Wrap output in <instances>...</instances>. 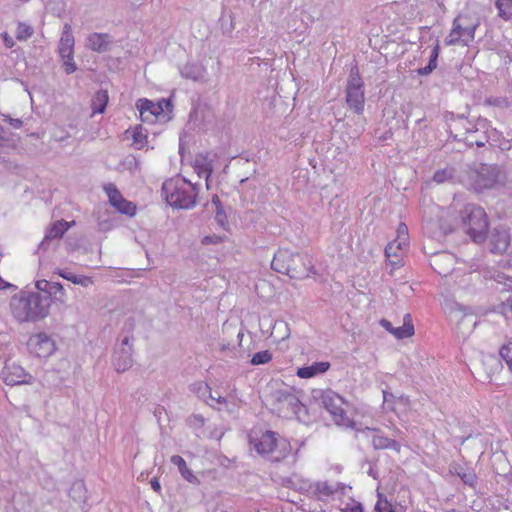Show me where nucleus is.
Here are the masks:
<instances>
[{
    "label": "nucleus",
    "mask_w": 512,
    "mask_h": 512,
    "mask_svg": "<svg viewBox=\"0 0 512 512\" xmlns=\"http://www.w3.org/2000/svg\"><path fill=\"white\" fill-rule=\"evenodd\" d=\"M171 462L178 467L182 477L190 483H199L198 478L193 474L192 470L188 468L186 461L179 455L171 457Z\"/></svg>",
    "instance_id": "5701e85b"
},
{
    "label": "nucleus",
    "mask_w": 512,
    "mask_h": 512,
    "mask_svg": "<svg viewBox=\"0 0 512 512\" xmlns=\"http://www.w3.org/2000/svg\"><path fill=\"white\" fill-rule=\"evenodd\" d=\"M454 258L449 253L436 254L431 260L432 268L440 275L447 276L450 273Z\"/></svg>",
    "instance_id": "aec40b11"
},
{
    "label": "nucleus",
    "mask_w": 512,
    "mask_h": 512,
    "mask_svg": "<svg viewBox=\"0 0 512 512\" xmlns=\"http://www.w3.org/2000/svg\"><path fill=\"white\" fill-rule=\"evenodd\" d=\"M63 60V66L65 69V72L67 74H71L76 70V64L73 61V57L71 56V60L68 58L62 59Z\"/></svg>",
    "instance_id": "e433bc0d"
},
{
    "label": "nucleus",
    "mask_w": 512,
    "mask_h": 512,
    "mask_svg": "<svg viewBox=\"0 0 512 512\" xmlns=\"http://www.w3.org/2000/svg\"><path fill=\"white\" fill-rule=\"evenodd\" d=\"M28 346L36 356L48 357L55 350L54 341L45 333H38L30 337Z\"/></svg>",
    "instance_id": "dca6fc26"
},
{
    "label": "nucleus",
    "mask_w": 512,
    "mask_h": 512,
    "mask_svg": "<svg viewBox=\"0 0 512 512\" xmlns=\"http://www.w3.org/2000/svg\"><path fill=\"white\" fill-rule=\"evenodd\" d=\"M439 53H440V46H439V44L437 43V44L435 45V47L433 48V50H432V53H431L430 59H434V61H436V62H437V59H438Z\"/></svg>",
    "instance_id": "ea45409f"
},
{
    "label": "nucleus",
    "mask_w": 512,
    "mask_h": 512,
    "mask_svg": "<svg viewBox=\"0 0 512 512\" xmlns=\"http://www.w3.org/2000/svg\"><path fill=\"white\" fill-rule=\"evenodd\" d=\"M321 403L325 410L331 415L337 425L352 427L353 420L347 415L345 407L347 401L339 394L333 391H326L321 396Z\"/></svg>",
    "instance_id": "6e6552de"
},
{
    "label": "nucleus",
    "mask_w": 512,
    "mask_h": 512,
    "mask_svg": "<svg viewBox=\"0 0 512 512\" xmlns=\"http://www.w3.org/2000/svg\"><path fill=\"white\" fill-rule=\"evenodd\" d=\"M2 38L6 47L11 48L14 46L13 38L7 32L2 34Z\"/></svg>",
    "instance_id": "4c0bfd02"
},
{
    "label": "nucleus",
    "mask_w": 512,
    "mask_h": 512,
    "mask_svg": "<svg viewBox=\"0 0 512 512\" xmlns=\"http://www.w3.org/2000/svg\"><path fill=\"white\" fill-rule=\"evenodd\" d=\"M249 444L259 455H274L277 461L286 458L291 452L290 442L279 434L260 427L251 429Z\"/></svg>",
    "instance_id": "f03ea898"
},
{
    "label": "nucleus",
    "mask_w": 512,
    "mask_h": 512,
    "mask_svg": "<svg viewBox=\"0 0 512 512\" xmlns=\"http://www.w3.org/2000/svg\"><path fill=\"white\" fill-rule=\"evenodd\" d=\"M41 283H42V282H40V281H38V282L36 283V287H37L38 289H42V287H41Z\"/></svg>",
    "instance_id": "49530a36"
},
{
    "label": "nucleus",
    "mask_w": 512,
    "mask_h": 512,
    "mask_svg": "<svg viewBox=\"0 0 512 512\" xmlns=\"http://www.w3.org/2000/svg\"><path fill=\"white\" fill-rule=\"evenodd\" d=\"M375 512H396L392 503L386 498L379 497L375 505Z\"/></svg>",
    "instance_id": "72a5a7b5"
},
{
    "label": "nucleus",
    "mask_w": 512,
    "mask_h": 512,
    "mask_svg": "<svg viewBox=\"0 0 512 512\" xmlns=\"http://www.w3.org/2000/svg\"><path fill=\"white\" fill-rule=\"evenodd\" d=\"M372 445L375 449L384 450L390 449L397 453L401 451V444L396 440L390 439L384 435L376 433L372 437Z\"/></svg>",
    "instance_id": "4be33fe9"
},
{
    "label": "nucleus",
    "mask_w": 512,
    "mask_h": 512,
    "mask_svg": "<svg viewBox=\"0 0 512 512\" xmlns=\"http://www.w3.org/2000/svg\"><path fill=\"white\" fill-rule=\"evenodd\" d=\"M461 225L475 243H482L488 235L489 219L486 211L476 204H467L461 210Z\"/></svg>",
    "instance_id": "20e7f679"
},
{
    "label": "nucleus",
    "mask_w": 512,
    "mask_h": 512,
    "mask_svg": "<svg viewBox=\"0 0 512 512\" xmlns=\"http://www.w3.org/2000/svg\"><path fill=\"white\" fill-rule=\"evenodd\" d=\"M501 358L505 361L510 371H512V342L504 344L500 351Z\"/></svg>",
    "instance_id": "7c9ffc66"
},
{
    "label": "nucleus",
    "mask_w": 512,
    "mask_h": 512,
    "mask_svg": "<svg viewBox=\"0 0 512 512\" xmlns=\"http://www.w3.org/2000/svg\"><path fill=\"white\" fill-rule=\"evenodd\" d=\"M380 325L392 334L396 339L410 338L415 334V328L412 321L411 314L406 313L403 317V325L400 327H394L392 323L387 319H381Z\"/></svg>",
    "instance_id": "f3484780"
},
{
    "label": "nucleus",
    "mask_w": 512,
    "mask_h": 512,
    "mask_svg": "<svg viewBox=\"0 0 512 512\" xmlns=\"http://www.w3.org/2000/svg\"><path fill=\"white\" fill-rule=\"evenodd\" d=\"M151 487L157 493H159L161 491V485L157 479L151 480Z\"/></svg>",
    "instance_id": "a19ab883"
},
{
    "label": "nucleus",
    "mask_w": 512,
    "mask_h": 512,
    "mask_svg": "<svg viewBox=\"0 0 512 512\" xmlns=\"http://www.w3.org/2000/svg\"><path fill=\"white\" fill-rule=\"evenodd\" d=\"M50 291L54 292V293H57V292L63 293V286L60 283H51Z\"/></svg>",
    "instance_id": "58836bf2"
},
{
    "label": "nucleus",
    "mask_w": 512,
    "mask_h": 512,
    "mask_svg": "<svg viewBox=\"0 0 512 512\" xmlns=\"http://www.w3.org/2000/svg\"><path fill=\"white\" fill-rule=\"evenodd\" d=\"M218 401H219L220 403H224V404L226 403V399H225V398H220Z\"/></svg>",
    "instance_id": "de8ad7c7"
},
{
    "label": "nucleus",
    "mask_w": 512,
    "mask_h": 512,
    "mask_svg": "<svg viewBox=\"0 0 512 512\" xmlns=\"http://www.w3.org/2000/svg\"><path fill=\"white\" fill-rule=\"evenodd\" d=\"M311 490L318 500H324L336 491L335 487L328 482H317L311 486Z\"/></svg>",
    "instance_id": "a878e982"
},
{
    "label": "nucleus",
    "mask_w": 512,
    "mask_h": 512,
    "mask_svg": "<svg viewBox=\"0 0 512 512\" xmlns=\"http://www.w3.org/2000/svg\"><path fill=\"white\" fill-rule=\"evenodd\" d=\"M60 276L74 284H80L83 286H87L88 284L92 283L91 279L88 277L76 276V275H73L70 273L69 274L60 273Z\"/></svg>",
    "instance_id": "473e14b6"
},
{
    "label": "nucleus",
    "mask_w": 512,
    "mask_h": 512,
    "mask_svg": "<svg viewBox=\"0 0 512 512\" xmlns=\"http://www.w3.org/2000/svg\"><path fill=\"white\" fill-rule=\"evenodd\" d=\"M311 260L308 255L293 253L288 249H279L273 257L271 267L278 273L292 279H302L309 275Z\"/></svg>",
    "instance_id": "7ed1b4c3"
},
{
    "label": "nucleus",
    "mask_w": 512,
    "mask_h": 512,
    "mask_svg": "<svg viewBox=\"0 0 512 512\" xmlns=\"http://www.w3.org/2000/svg\"><path fill=\"white\" fill-rule=\"evenodd\" d=\"M383 405L388 411L395 413L397 416L407 414L411 409V400L409 396L401 394L395 395L386 390L383 391Z\"/></svg>",
    "instance_id": "2eb2a0df"
},
{
    "label": "nucleus",
    "mask_w": 512,
    "mask_h": 512,
    "mask_svg": "<svg viewBox=\"0 0 512 512\" xmlns=\"http://www.w3.org/2000/svg\"><path fill=\"white\" fill-rule=\"evenodd\" d=\"M479 26L478 18L468 12L459 13L452 23V28L445 38L447 46H468L474 41Z\"/></svg>",
    "instance_id": "39448f33"
},
{
    "label": "nucleus",
    "mask_w": 512,
    "mask_h": 512,
    "mask_svg": "<svg viewBox=\"0 0 512 512\" xmlns=\"http://www.w3.org/2000/svg\"><path fill=\"white\" fill-rule=\"evenodd\" d=\"M163 193L169 205L175 208H190L195 204L196 187L185 179H169L163 183Z\"/></svg>",
    "instance_id": "423d86ee"
},
{
    "label": "nucleus",
    "mask_w": 512,
    "mask_h": 512,
    "mask_svg": "<svg viewBox=\"0 0 512 512\" xmlns=\"http://www.w3.org/2000/svg\"><path fill=\"white\" fill-rule=\"evenodd\" d=\"M136 107L139 110L142 121L154 122L163 116L165 110H170L172 104L170 100L161 99L157 102H153L146 98L139 99L136 102Z\"/></svg>",
    "instance_id": "9d476101"
},
{
    "label": "nucleus",
    "mask_w": 512,
    "mask_h": 512,
    "mask_svg": "<svg viewBox=\"0 0 512 512\" xmlns=\"http://www.w3.org/2000/svg\"><path fill=\"white\" fill-rule=\"evenodd\" d=\"M116 369H117L118 371H124L126 368H125V367H121V365H120V364H116Z\"/></svg>",
    "instance_id": "a18cd8bd"
},
{
    "label": "nucleus",
    "mask_w": 512,
    "mask_h": 512,
    "mask_svg": "<svg viewBox=\"0 0 512 512\" xmlns=\"http://www.w3.org/2000/svg\"><path fill=\"white\" fill-rule=\"evenodd\" d=\"M272 403L278 413H294L300 401L291 389H277L272 394Z\"/></svg>",
    "instance_id": "f8f14e48"
},
{
    "label": "nucleus",
    "mask_w": 512,
    "mask_h": 512,
    "mask_svg": "<svg viewBox=\"0 0 512 512\" xmlns=\"http://www.w3.org/2000/svg\"><path fill=\"white\" fill-rule=\"evenodd\" d=\"M328 361L315 362L310 366L300 367L296 371V375L302 379H309L320 374L326 373L330 369Z\"/></svg>",
    "instance_id": "412c9836"
},
{
    "label": "nucleus",
    "mask_w": 512,
    "mask_h": 512,
    "mask_svg": "<svg viewBox=\"0 0 512 512\" xmlns=\"http://www.w3.org/2000/svg\"><path fill=\"white\" fill-rule=\"evenodd\" d=\"M220 240L221 239L219 237H216V239H213L211 236H206L203 239V243H206V244H208V243H215V242H218Z\"/></svg>",
    "instance_id": "79ce46f5"
},
{
    "label": "nucleus",
    "mask_w": 512,
    "mask_h": 512,
    "mask_svg": "<svg viewBox=\"0 0 512 512\" xmlns=\"http://www.w3.org/2000/svg\"><path fill=\"white\" fill-rule=\"evenodd\" d=\"M73 49L74 37L72 35L71 25L65 24L59 46V53L61 58H68L69 60H71V56H73Z\"/></svg>",
    "instance_id": "6ab92c4d"
},
{
    "label": "nucleus",
    "mask_w": 512,
    "mask_h": 512,
    "mask_svg": "<svg viewBox=\"0 0 512 512\" xmlns=\"http://www.w3.org/2000/svg\"><path fill=\"white\" fill-rule=\"evenodd\" d=\"M409 244L408 227L405 223L401 222L396 230V238L389 242L385 248V256L392 267L391 270L402 266Z\"/></svg>",
    "instance_id": "0eeeda50"
},
{
    "label": "nucleus",
    "mask_w": 512,
    "mask_h": 512,
    "mask_svg": "<svg viewBox=\"0 0 512 512\" xmlns=\"http://www.w3.org/2000/svg\"><path fill=\"white\" fill-rule=\"evenodd\" d=\"M108 196L109 203L119 212L130 217L136 214V205L126 200L114 184H108L104 187Z\"/></svg>",
    "instance_id": "4468645a"
},
{
    "label": "nucleus",
    "mask_w": 512,
    "mask_h": 512,
    "mask_svg": "<svg viewBox=\"0 0 512 512\" xmlns=\"http://www.w3.org/2000/svg\"><path fill=\"white\" fill-rule=\"evenodd\" d=\"M2 374L5 383L8 385H17L27 382L28 374L21 366L14 363L6 364Z\"/></svg>",
    "instance_id": "a211bd4d"
},
{
    "label": "nucleus",
    "mask_w": 512,
    "mask_h": 512,
    "mask_svg": "<svg viewBox=\"0 0 512 512\" xmlns=\"http://www.w3.org/2000/svg\"><path fill=\"white\" fill-rule=\"evenodd\" d=\"M109 43L108 34L93 33L88 38V45L90 49L103 52L107 49Z\"/></svg>",
    "instance_id": "b1692460"
},
{
    "label": "nucleus",
    "mask_w": 512,
    "mask_h": 512,
    "mask_svg": "<svg viewBox=\"0 0 512 512\" xmlns=\"http://www.w3.org/2000/svg\"><path fill=\"white\" fill-rule=\"evenodd\" d=\"M33 33L32 28L24 23H19L16 29V37L18 40H26L31 37Z\"/></svg>",
    "instance_id": "2f4dec72"
},
{
    "label": "nucleus",
    "mask_w": 512,
    "mask_h": 512,
    "mask_svg": "<svg viewBox=\"0 0 512 512\" xmlns=\"http://www.w3.org/2000/svg\"><path fill=\"white\" fill-rule=\"evenodd\" d=\"M452 179V173L447 169L438 170L433 175V181L437 184L444 183Z\"/></svg>",
    "instance_id": "c9c22d12"
},
{
    "label": "nucleus",
    "mask_w": 512,
    "mask_h": 512,
    "mask_svg": "<svg viewBox=\"0 0 512 512\" xmlns=\"http://www.w3.org/2000/svg\"><path fill=\"white\" fill-rule=\"evenodd\" d=\"M434 69H432L429 65L419 70V74L421 75H427L431 73Z\"/></svg>",
    "instance_id": "37998d69"
},
{
    "label": "nucleus",
    "mask_w": 512,
    "mask_h": 512,
    "mask_svg": "<svg viewBox=\"0 0 512 512\" xmlns=\"http://www.w3.org/2000/svg\"><path fill=\"white\" fill-rule=\"evenodd\" d=\"M108 99L109 97L107 91H98L95 94L92 102L93 114L103 113L108 104Z\"/></svg>",
    "instance_id": "bb28decb"
},
{
    "label": "nucleus",
    "mask_w": 512,
    "mask_h": 512,
    "mask_svg": "<svg viewBox=\"0 0 512 512\" xmlns=\"http://www.w3.org/2000/svg\"><path fill=\"white\" fill-rule=\"evenodd\" d=\"M428 65H429L432 69H436V67H437V62H436V61H434V59H430V60H429Z\"/></svg>",
    "instance_id": "c03bdc74"
},
{
    "label": "nucleus",
    "mask_w": 512,
    "mask_h": 512,
    "mask_svg": "<svg viewBox=\"0 0 512 512\" xmlns=\"http://www.w3.org/2000/svg\"><path fill=\"white\" fill-rule=\"evenodd\" d=\"M10 307L18 322H36L49 314L50 300L37 292H27L14 296Z\"/></svg>",
    "instance_id": "f257e3e1"
},
{
    "label": "nucleus",
    "mask_w": 512,
    "mask_h": 512,
    "mask_svg": "<svg viewBox=\"0 0 512 512\" xmlns=\"http://www.w3.org/2000/svg\"><path fill=\"white\" fill-rule=\"evenodd\" d=\"M363 81L358 69H351L346 88V101L355 112L361 113L364 109Z\"/></svg>",
    "instance_id": "1a4fd4ad"
},
{
    "label": "nucleus",
    "mask_w": 512,
    "mask_h": 512,
    "mask_svg": "<svg viewBox=\"0 0 512 512\" xmlns=\"http://www.w3.org/2000/svg\"><path fill=\"white\" fill-rule=\"evenodd\" d=\"M341 512H364L363 506L360 502L350 499L341 508Z\"/></svg>",
    "instance_id": "f704fd0d"
},
{
    "label": "nucleus",
    "mask_w": 512,
    "mask_h": 512,
    "mask_svg": "<svg viewBox=\"0 0 512 512\" xmlns=\"http://www.w3.org/2000/svg\"><path fill=\"white\" fill-rule=\"evenodd\" d=\"M446 512H457V511L452 509V510H449V511H446Z\"/></svg>",
    "instance_id": "09e8293b"
},
{
    "label": "nucleus",
    "mask_w": 512,
    "mask_h": 512,
    "mask_svg": "<svg viewBox=\"0 0 512 512\" xmlns=\"http://www.w3.org/2000/svg\"><path fill=\"white\" fill-rule=\"evenodd\" d=\"M489 250L494 254H503L511 244V231L505 224H499L489 232Z\"/></svg>",
    "instance_id": "9b49d317"
},
{
    "label": "nucleus",
    "mask_w": 512,
    "mask_h": 512,
    "mask_svg": "<svg viewBox=\"0 0 512 512\" xmlns=\"http://www.w3.org/2000/svg\"><path fill=\"white\" fill-rule=\"evenodd\" d=\"M133 144L141 149L147 144V134L141 125H137L132 130Z\"/></svg>",
    "instance_id": "cd10ccee"
},
{
    "label": "nucleus",
    "mask_w": 512,
    "mask_h": 512,
    "mask_svg": "<svg viewBox=\"0 0 512 512\" xmlns=\"http://www.w3.org/2000/svg\"><path fill=\"white\" fill-rule=\"evenodd\" d=\"M496 7L500 17L505 20H512V0H497Z\"/></svg>",
    "instance_id": "c85d7f7f"
},
{
    "label": "nucleus",
    "mask_w": 512,
    "mask_h": 512,
    "mask_svg": "<svg viewBox=\"0 0 512 512\" xmlns=\"http://www.w3.org/2000/svg\"><path fill=\"white\" fill-rule=\"evenodd\" d=\"M75 224L74 221L71 223L66 222L64 220L55 221L51 227L49 228L46 238L48 239H57L61 238L64 233L71 227V225Z\"/></svg>",
    "instance_id": "393cba45"
},
{
    "label": "nucleus",
    "mask_w": 512,
    "mask_h": 512,
    "mask_svg": "<svg viewBox=\"0 0 512 512\" xmlns=\"http://www.w3.org/2000/svg\"><path fill=\"white\" fill-rule=\"evenodd\" d=\"M437 220H430L426 224V230L433 236L444 237L454 230L452 215L443 208H437Z\"/></svg>",
    "instance_id": "ddd939ff"
},
{
    "label": "nucleus",
    "mask_w": 512,
    "mask_h": 512,
    "mask_svg": "<svg viewBox=\"0 0 512 512\" xmlns=\"http://www.w3.org/2000/svg\"><path fill=\"white\" fill-rule=\"evenodd\" d=\"M272 360V354L268 350H263L255 353L252 356L251 364L253 365H261L269 363Z\"/></svg>",
    "instance_id": "c756f323"
}]
</instances>
